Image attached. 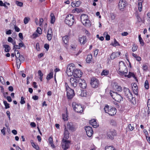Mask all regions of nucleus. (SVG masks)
I'll return each instance as SVG.
<instances>
[{
	"label": "nucleus",
	"mask_w": 150,
	"mask_h": 150,
	"mask_svg": "<svg viewBox=\"0 0 150 150\" xmlns=\"http://www.w3.org/2000/svg\"><path fill=\"white\" fill-rule=\"evenodd\" d=\"M79 84V86L82 88L85 89L86 88L87 85L85 81L84 80L80 79Z\"/></svg>",
	"instance_id": "obj_18"
},
{
	"label": "nucleus",
	"mask_w": 150,
	"mask_h": 150,
	"mask_svg": "<svg viewBox=\"0 0 150 150\" xmlns=\"http://www.w3.org/2000/svg\"><path fill=\"white\" fill-rule=\"evenodd\" d=\"M3 103L5 105V108L6 109L8 108H10L9 104L7 103L6 101L5 100L4 101Z\"/></svg>",
	"instance_id": "obj_43"
},
{
	"label": "nucleus",
	"mask_w": 150,
	"mask_h": 150,
	"mask_svg": "<svg viewBox=\"0 0 150 150\" xmlns=\"http://www.w3.org/2000/svg\"><path fill=\"white\" fill-rule=\"evenodd\" d=\"M96 147L94 145H92L91 146L90 149V150H96Z\"/></svg>",
	"instance_id": "obj_50"
},
{
	"label": "nucleus",
	"mask_w": 150,
	"mask_h": 150,
	"mask_svg": "<svg viewBox=\"0 0 150 150\" xmlns=\"http://www.w3.org/2000/svg\"><path fill=\"white\" fill-rule=\"evenodd\" d=\"M104 110L106 113L111 116L114 115L116 113V109L115 108L109 107L108 105L105 106Z\"/></svg>",
	"instance_id": "obj_3"
},
{
	"label": "nucleus",
	"mask_w": 150,
	"mask_h": 150,
	"mask_svg": "<svg viewBox=\"0 0 150 150\" xmlns=\"http://www.w3.org/2000/svg\"><path fill=\"white\" fill-rule=\"evenodd\" d=\"M30 20V18L29 17H26L25 18L24 20V24H27L28 23Z\"/></svg>",
	"instance_id": "obj_45"
},
{
	"label": "nucleus",
	"mask_w": 150,
	"mask_h": 150,
	"mask_svg": "<svg viewBox=\"0 0 150 150\" xmlns=\"http://www.w3.org/2000/svg\"><path fill=\"white\" fill-rule=\"evenodd\" d=\"M18 45H19L20 48L21 47H25V45L22 42L19 43Z\"/></svg>",
	"instance_id": "obj_58"
},
{
	"label": "nucleus",
	"mask_w": 150,
	"mask_h": 150,
	"mask_svg": "<svg viewBox=\"0 0 150 150\" xmlns=\"http://www.w3.org/2000/svg\"><path fill=\"white\" fill-rule=\"evenodd\" d=\"M14 45L13 46V48H15L16 49H20V48L19 46V45H16V44H15L14 45Z\"/></svg>",
	"instance_id": "obj_62"
},
{
	"label": "nucleus",
	"mask_w": 150,
	"mask_h": 150,
	"mask_svg": "<svg viewBox=\"0 0 150 150\" xmlns=\"http://www.w3.org/2000/svg\"><path fill=\"white\" fill-rule=\"evenodd\" d=\"M112 85L114 90L118 91H122V88L121 87L118 85L116 83H114Z\"/></svg>",
	"instance_id": "obj_19"
},
{
	"label": "nucleus",
	"mask_w": 150,
	"mask_h": 150,
	"mask_svg": "<svg viewBox=\"0 0 150 150\" xmlns=\"http://www.w3.org/2000/svg\"><path fill=\"white\" fill-rule=\"evenodd\" d=\"M16 4L18 6L22 7L23 6V4L22 2L18 1H16Z\"/></svg>",
	"instance_id": "obj_46"
},
{
	"label": "nucleus",
	"mask_w": 150,
	"mask_h": 150,
	"mask_svg": "<svg viewBox=\"0 0 150 150\" xmlns=\"http://www.w3.org/2000/svg\"><path fill=\"white\" fill-rule=\"evenodd\" d=\"M103 35L104 36L106 35V40H110V36L108 34V33L107 32H105L104 33Z\"/></svg>",
	"instance_id": "obj_41"
},
{
	"label": "nucleus",
	"mask_w": 150,
	"mask_h": 150,
	"mask_svg": "<svg viewBox=\"0 0 150 150\" xmlns=\"http://www.w3.org/2000/svg\"><path fill=\"white\" fill-rule=\"evenodd\" d=\"M4 48H5V51L6 52H8L10 49V47L7 45H3Z\"/></svg>",
	"instance_id": "obj_34"
},
{
	"label": "nucleus",
	"mask_w": 150,
	"mask_h": 150,
	"mask_svg": "<svg viewBox=\"0 0 150 150\" xmlns=\"http://www.w3.org/2000/svg\"><path fill=\"white\" fill-rule=\"evenodd\" d=\"M53 72L52 70L49 74H48L46 78L47 80H49L51 79L53 77Z\"/></svg>",
	"instance_id": "obj_37"
},
{
	"label": "nucleus",
	"mask_w": 150,
	"mask_h": 150,
	"mask_svg": "<svg viewBox=\"0 0 150 150\" xmlns=\"http://www.w3.org/2000/svg\"><path fill=\"white\" fill-rule=\"evenodd\" d=\"M43 20L42 18H40L39 20V25L40 26L43 22Z\"/></svg>",
	"instance_id": "obj_56"
},
{
	"label": "nucleus",
	"mask_w": 150,
	"mask_h": 150,
	"mask_svg": "<svg viewBox=\"0 0 150 150\" xmlns=\"http://www.w3.org/2000/svg\"><path fill=\"white\" fill-rule=\"evenodd\" d=\"M144 87L146 89H148L149 88V83L148 80H146L145 82Z\"/></svg>",
	"instance_id": "obj_42"
},
{
	"label": "nucleus",
	"mask_w": 150,
	"mask_h": 150,
	"mask_svg": "<svg viewBox=\"0 0 150 150\" xmlns=\"http://www.w3.org/2000/svg\"><path fill=\"white\" fill-rule=\"evenodd\" d=\"M138 38L140 44L141 45V46H143L144 45V42L142 39L141 37V35H139Z\"/></svg>",
	"instance_id": "obj_32"
},
{
	"label": "nucleus",
	"mask_w": 150,
	"mask_h": 150,
	"mask_svg": "<svg viewBox=\"0 0 150 150\" xmlns=\"http://www.w3.org/2000/svg\"><path fill=\"white\" fill-rule=\"evenodd\" d=\"M93 61L92 56L91 54H88L86 58V61L87 63H89Z\"/></svg>",
	"instance_id": "obj_27"
},
{
	"label": "nucleus",
	"mask_w": 150,
	"mask_h": 150,
	"mask_svg": "<svg viewBox=\"0 0 150 150\" xmlns=\"http://www.w3.org/2000/svg\"><path fill=\"white\" fill-rule=\"evenodd\" d=\"M90 83L92 87L97 88L98 86L99 81L97 79L93 78L91 79Z\"/></svg>",
	"instance_id": "obj_12"
},
{
	"label": "nucleus",
	"mask_w": 150,
	"mask_h": 150,
	"mask_svg": "<svg viewBox=\"0 0 150 150\" xmlns=\"http://www.w3.org/2000/svg\"><path fill=\"white\" fill-rule=\"evenodd\" d=\"M79 41L81 45H84L86 42L87 39L85 36H82L79 38Z\"/></svg>",
	"instance_id": "obj_21"
},
{
	"label": "nucleus",
	"mask_w": 150,
	"mask_h": 150,
	"mask_svg": "<svg viewBox=\"0 0 150 150\" xmlns=\"http://www.w3.org/2000/svg\"><path fill=\"white\" fill-rule=\"evenodd\" d=\"M67 96L68 99H70L73 98L75 95L74 90L71 88H68L67 90Z\"/></svg>",
	"instance_id": "obj_14"
},
{
	"label": "nucleus",
	"mask_w": 150,
	"mask_h": 150,
	"mask_svg": "<svg viewBox=\"0 0 150 150\" xmlns=\"http://www.w3.org/2000/svg\"><path fill=\"white\" fill-rule=\"evenodd\" d=\"M118 71L120 74L122 75H124L125 76H127L128 78H130L131 77H134L135 76L133 73L129 72L128 75H127V67L122 61L119 62Z\"/></svg>",
	"instance_id": "obj_1"
},
{
	"label": "nucleus",
	"mask_w": 150,
	"mask_h": 150,
	"mask_svg": "<svg viewBox=\"0 0 150 150\" xmlns=\"http://www.w3.org/2000/svg\"><path fill=\"white\" fill-rule=\"evenodd\" d=\"M30 142L31 144L32 145L33 147L35 148L36 149L38 150L39 149V147L38 145H36L33 142L32 140H31Z\"/></svg>",
	"instance_id": "obj_35"
},
{
	"label": "nucleus",
	"mask_w": 150,
	"mask_h": 150,
	"mask_svg": "<svg viewBox=\"0 0 150 150\" xmlns=\"http://www.w3.org/2000/svg\"><path fill=\"white\" fill-rule=\"evenodd\" d=\"M49 142L50 144L51 145V146L53 148L55 147V146L53 144V142L52 137H50L49 138Z\"/></svg>",
	"instance_id": "obj_28"
},
{
	"label": "nucleus",
	"mask_w": 150,
	"mask_h": 150,
	"mask_svg": "<svg viewBox=\"0 0 150 150\" xmlns=\"http://www.w3.org/2000/svg\"><path fill=\"white\" fill-rule=\"evenodd\" d=\"M37 83L35 82H33V87L35 88H38V86L36 85Z\"/></svg>",
	"instance_id": "obj_61"
},
{
	"label": "nucleus",
	"mask_w": 150,
	"mask_h": 150,
	"mask_svg": "<svg viewBox=\"0 0 150 150\" xmlns=\"http://www.w3.org/2000/svg\"><path fill=\"white\" fill-rule=\"evenodd\" d=\"M132 89L134 93L136 95H138V88L137 84L135 83L133 84L132 86Z\"/></svg>",
	"instance_id": "obj_24"
},
{
	"label": "nucleus",
	"mask_w": 150,
	"mask_h": 150,
	"mask_svg": "<svg viewBox=\"0 0 150 150\" xmlns=\"http://www.w3.org/2000/svg\"><path fill=\"white\" fill-rule=\"evenodd\" d=\"M86 134L88 137H91L93 134V131L92 128L90 126H86L85 127Z\"/></svg>",
	"instance_id": "obj_15"
},
{
	"label": "nucleus",
	"mask_w": 150,
	"mask_h": 150,
	"mask_svg": "<svg viewBox=\"0 0 150 150\" xmlns=\"http://www.w3.org/2000/svg\"><path fill=\"white\" fill-rule=\"evenodd\" d=\"M36 49L38 51H39L40 50L39 47V44L38 43H37L36 44Z\"/></svg>",
	"instance_id": "obj_60"
},
{
	"label": "nucleus",
	"mask_w": 150,
	"mask_h": 150,
	"mask_svg": "<svg viewBox=\"0 0 150 150\" xmlns=\"http://www.w3.org/2000/svg\"><path fill=\"white\" fill-rule=\"evenodd\" d=\"M138 9L139 12H141L142 11V3L143 1V0H139L138 1Z\"/></svg>",
	"instance_id": "obj_26"
},
{
	"label": "nucleus",
	"mask_w": 150,
	"mask_h": 150,
	"mask_svg": "<svg viewBox=\"0 0 150 150\" xmlns=\"http://www.w3.org/2000/svg\"><path fill=\"white\" fill-rule=\"evenodd\" d=\"M75 69V67L73 64H71L69 65L66 70V73L68 76H71L73 75Z\"/></svg>",
	"instance_id": "obj_5"
},
{
	"label": "nucleus",
	"mask_w": 150,
	"mask_h": 150,
	"mask_svg": "<svg viewBox=\"0 0 150 150\" xmlns=\"http://www.w3.org/2000/svg\"><path fill=\"white\" fill-rule=\"evenodd\" d=\"M15 52H16V54L15 55L16 58V60L17 65L20 64H21V61H23L24 60L23 57L21 55V56L20 53L18 50L15 49Z\"/></svg>",
	"instance_id": "obj_8"
},
{
	"label": "nucleus",
	"mask_w": 150,
	"mask_h": 150,
	"mask_svg": "<svg viewBox=\"0 0 150 150\" xmlns=\"http://www.w3.org/2000/svg\"><path fill=\"white\" fill-rule=\"evenodd\" d=\"M110 94L112 98L116 101L120 102L122 100V97L116 92L110 91Z\"/></svg>",
	"instance_id": "obj_6"
},
{
	"label": "nucleus",
	"mask_w": 150,
	"mask_h": 150,
	"mask_svg": "<svg viewBox=\"0 0 150 150\" xmlns=\"http://www.w3.org/2000/svg\"><path fill=\"white\" fill-rule=\"evenodd\" d=\"M62 119L64 121L67 120L68 119V112L67 110H66V112L65 113L62 114Z\"/></svg>",
	"instance_id": "obj_29"
},
{
	"label": "nucleus",
	"mask_w": 150,
	"mask_h": 150,
	"mask_svg": "<svg viewBox=\"0 0 150 150\" xmlns=\"http://www.w3.org/2000/svg\"><path fill=\"white\" fill-rule=\"evenodd\" d=\"M147 106L148 108L147 112L148 114H149L150 112V99H148L147 100Z\"/></svg>",
	"instance_id": "obj_38"
},
{
	"label": "nucleus",
	"mask_w": 150,
	"mask_h": 150,
	"mask_svg": "<svg viewBox=\"0 0 150 150\" xmlns=\"http://www.w3.org/2000/svg\"><path fill=\"white\" fill-rule=\"evenodd\" d=\"M20 103L21 104H23L25 103V101L24 100V98L22 96L21 98Z\"/></svg>",
	"instance_id": "obj_49"
},
{
	"label": "nucleus",
	"mask_w": 150,
	"mask_h": 150,
	"mask_svg": "<svg viewBox=\"0 0 150 150\" xmlns=\"http://www.w3.org/2000/svg\"><path fill=\"white\" fill-rule=\"evenodd\" d=\"M7 100L9 102H11L12 101V99L11 97L10 96H7L6 97Z\"/></svg>",
	"instance_id": "obj_63"
},
{
	"label": "nucleus",
	"mask_w": 150,
	"mask_h": 150,
	"mask_svg": "<svg viewBox=\"0 0 150 150\" xmlns=\"http://www.w3.org/2000/svg\"><path fill=\"white\" fill-rule=\"evenodd\" d=\"M0 81L3 84H5V82L4 81V79L3 78V77L2 76H0Z\"/></svg>",
	"instance_id": "obj_47"
},
{
	"label": "nucleus",
	"mask_w": 150,
	"mask_h": 150,
	"mask_svg": "<svg viewBox=\"0 0 150 150\" xmlns=\"http://www.w3.org/2000/svg\"><path fill=\"white\" fill-rule=\"evenodd\" d=\"M109 74V71L106 69H105L101 73V75L102 76L104 75L107 76Z\"/></svg>",
	"instance_id": "obj_33"
},
{
	"label": "nucleus",
	"mask_w": 150,
	"mask_h": 150,
	"mask_svg": "<svg viewBox=\"0 0 150 150\" xmlns=\"http://www.w3.org/2000/svg\"><path fill=\"white\" fill-rule=\"evenodd\" d=\"M0 6H4L6 8H8V7L5 4H4V3H3L2 1H0Z\"/></svg>",
	"instance_id": "obj_53"
},
{
	"label": "nucleus",
	"mask_w": 150,
	"mask_h": 150,
	"mask_svg": "<svg viewBox=\"0 0 150 150\" xmlns=\"http://www.w3.org/2000/svg\"><path fill=\"white\" fill-rule=\"evenodd\" d=\"M138 48V47L137 45L135 44H133V47L132 48V50L133 52H134L136 51Z\"/></svg>",
	"instance_id": "obj_40"
},
{
	"label": "nucleus",
	"mask_w": 150,
	"mask_h": 150,
	"mask_svg": "<svg viewBox=\"0 0 150 150\" xmlns=\"http://www.w3.org/2000/svg\"><path fill=\"white\" fill-rule=\"evenodd\" d=\"M53 35L52 30L50 28L48 29L47 35V39L49 41L51 40Z\"/></svg>",
	"instance_id": "obj_20"
},
{
	"label": "nucleus",
	"mask_w": 150,
	"mask_h": 150,
	"mask_svg": "<svg viewBox=\"0 0 150 150\" xmlns=\"http://www.w3.org/2000/svg\"><path fill=\"white\" fill-rule=\"evenodd\" d=\"M30 125L33 127H35L36 126L35 123L34 122H31L30 124Z\"/></svg>",
	"instance_id": "obj_64"
},
{
	"label": "nucleus",
	"mask_w": 150,
	"mask_h": 150,
	"mask_svg": "<svg viewBox=\"0 0 150 150\" xmlns=\"http://www.w3.org/2000/svg\"><path fill=\"white\" fill-rule=\"evenodd\" d=\"M116 131L114 130H112L108 132L107 135L108 138L112 139H114V137L116 136Z\"/></svg>",
	"instance_id": "obj_13"
},
{
	"label": "nucleus",
	"mask_w": 150,
	"mask_h": 150,
	"mask_svg": "<svg viewBox=\"0 0 150 150\" xmlns=\"http://www.w3.org/2000/svg\"><path fill=\"white\" fill-rule=\"evenodd\" d=\"M110 16L112 20H114L115 19V16L114 14L113 13H112L110 14Z\"/></svg>",
	"instance_id": "obj_55"
},
{
	"label": "nucleus",
	"mask_w": 150,
	"mask_h": 150,
	"mask_svg": "<svg viewBox=\"0 0 150 150\" xmlns=\"http://www.w3.org/2000/svg\"><path fill=\"white\" fill-rule=\"evenodd\" d=\"M14 29L16 32H19L20 31V28L16 25L14 26Z\"/></svg>",
	"instance_id": "obj_54"
},
{
	"label": "nucleus",
	"mask_w": 150,
	"mask_h": 150,
	"mask_svg": "<svg viewBox=\"0 0 150 150\" xmlns=\"http://www.w3.org/2000/svg\"><path fill=\"white\" fill-rule=\"evenodd\" d=\"M75 21L74 16L72 14L68 15L64 21L65 24L69 26H72Z\"/></svg>",
	"instance_id": "obj_2"
},
{
	"label": "nucleus",
	"mask_w": 150,
	"mask_h": 150,
	"mask_svg": "<svg viewBox=\"0 0 150 150\" xmlns=\"http://www.w3.org/2000/svg\"><path fill=\"white\" fill-rule=\"evenodd\" d=\"M112 45L114 47H115L117 46H119L120 44L116 41V40L115 39H114V42L113 43H112Z\"/></svg>",
	"instance_id": "obj_44"
},
{
	"label": "nucleus",
	"mask_w": 150,
	"mask_h": 150,
	"mask_svg": "<svg viewBox=\"0 0 150 150\" xmlns=\"http://www.w3.org/2000/svg\"><path fill=\"white\" fill-rule=\"evenodd\" d=\"M37 33H38L39 34H42V30L41 28L40 27H38L36 30Z\"/></svg>",
	"instance_id": "obj_48"
},
{
	"label": "nucleus",
	"mask_w": 150,
	"mask_h": 150,
	"mask_svg": "<svg viewBox=\"0 0 150 150\" xmlns=\"http://www.w3.org/2000/svg\"><path fill=\"white\" fill-rule=\"evenodd\" d=\"M6 128L5 127H4L3 128V129L1 130V132L3 134V135H5V130H6Z\"/></svg>",
	"instance_id": "obj_57"
},
{
	"label": "nucleus",
	"mask_w": 150,
	"mask_h": 150,
	"mask_svg": "<svg viewBox=\"0 0 150 150\" xmlns=\"http://www.w3.org/2000/svg\"><path fill=\"white\" fill-rule=\"evenodd\" d=\"M8 41L9 42L12 43L13 45L16 44V42L13 41V39L11 37H8Z\"/></svg>",
	"instance_id": "obj_39"
},
{
	"label": "nucleus",
	"mask_w": 150,
	"mask_h": 150,
	"mask_svg": "<svg viewBox=\"0 0 150 150\" xmlns=\"http://www.w3.org/2000/svg\"><path fill=\"white\" fill-rule=\"evenodd\" d=\"M126 6V3L125 0H120L118 3V7L120 10H123Z\"/></svg>",
	"instance_id": "obj_16"
},
{
	"label": "nucleus",
	"mask_w": 150,
	"mask_h": 150,
	"mask_svg": "<svg viewBox=\"0 0 150 150\" xmlns=\"http://www.w3.org/2000/svg\"><path fill=\"white\" fill-rule=\"evenodd\" d=\"M121 52H114L112 53L110 56V58L112 59H113L120 55Z\"/></svg>",
	"instance_id": "obj_22"
},
{
	"label": "nucleus",
	"mask_w": 150,
	"mask_h": 150,
	"mask_svg": "<svg viewBox=\"0 0 150 150\" xmlns=\"http://www.w3.org/2000/svg\"><path fill=\"white\" fill-rule=\"evenodd\" d=\"M51 16V23L53 24L55 22V17L54 16V14L52 13L50 15Z\"/></svg>",
	"instance_id": "obj_31"
},
{
	"label": "nucleus",
	"mask_w": 150,
	"mask_h": 150,
	"mask_svg": "<svg viewBox=\"0 0 150 150\" xmlns=\"http://www.w3.org/2000/svg\"><path fill=\"white\" fill-rule=\"evenodd\" d=\"M123 91L126 97L129 100H132L133 98V96L132 93H130L129 89L125 87L123 88Z\"/></svg>",
	"instance_id": "obj_9"
},
{
	"label": "nucleus",
	"mask_w": 150,
	"mask_h": 150,
	"mask_svg": "<svg viewBox=\"0 0 150 150\" xmlns=\"http://www.w3.org/2000/svg\"><path fill=\"white\" fill-rule=\"evenodd\" d=\"M105 150H116L112 146H106L105 148Z\"/></svg>",
	"instance_id": "obj_36"
},
{
	"label": "nucleus",
	"mask_w": 150,
	"mask_h": 150,
	"mask_svg": "<svg viewBox=\"0 0 150 150\" xmlns=\"http://www.w3.org/2000/svg\"><path fill=\"white\" fill-rule=\"evenodd\" d=\"M62 39L63 42L66 45L67 44L68 42V36H65L62 38Z\"/></svg>",
	"instance_id": "obj_30"
},
{
	"label": "nucleus",
	"mask_w": 150,
	"mask_h": 150,
	"mask_svg": "<svg viewBox=\"0 0 150 150\" xmlns=\"http://www.w3.org/2000/svg\"><path fill=\"white\" fill-rule=\"evenodd\" d=\"M79 79H76L71 77L70 79V86L73 88L76 87L78 83H79Z\"/></svg>",
	"instance_id": "obj_10"
},
{
	"label": "nucleus",
	"mask_w": 150,
	"mask_h": 150,
	"mask_svg": "<svg viewBox=\"0 0 150 150\" xmlns=\"http://www.w3.org/2000/svg\"><path fill=\"white\" fill-rule=\"evenodd\" d=\"M70 142L69 140L63 139L62 143V147L64 150H66L68 149L69 147Z\"/></svg>",
	"instance_id": "obj_11"
},
{
	"label": "nucleus",
	"mask_w": 150,
	"mask_h": 150,
	"mask_svg": "<svg viewBox=\"0 0 150 150\" xmlns=\"http://www.w3.org/2000/svg\"><path fill=\"white\" fill-rule=\"evenodd\" d=\"M65 129L64 131V138L66 139H68L69 137V131L67 129L66 125H64Z\"/></svg>",
	"instance_id": "obj_23"
},
{
	"label": "nucleus",
	"mask_w": 150,
	"mask_h": 150,
	"mask_svg": "<svg viewBox=\"0 0 150 150\" xmlns=\"http://www.w3.org/2000/svg\"><path fill=\"white\" fill-rule=\"evenodd\" d=\"M44 47L47 50H48L49 48V45L48 44H45L44 45Z\"/></svg>",
	"instance_id": "obj_59"
},
{
	"label": "nucleus",
	"mask_w": 150,
	"mask_h": 150,
	"mask_svg": "<svg viewBox=\"0 0 150 150\" xmlns=\"http://www.w3.org/2000/svg\"><path fill=\"white\" fill-rule=\"evenodd\" d=\"M128 127L130 130L132 131L134 129V127L133 125H132L131 124H129L128 125Z\"/></svg>",
	"instance_id": "obj_52"
},
{
	"label": "nucleus",
	"mask_w": 150,
	"mask_h": 150,
	"mask_svg": "<svg viewBox=\"0 0 150 150\" xmlns=\"http://www.w3.org/2000/svg\"><path fill=\"white\" fill-rule=\"evenodd\" d=\"M38 36V34L36 32H35L33 33L32 35V37L33 38H36Z\"/></svg>",
	"instance_id": "obj_51"
},
{
	"label": "nucleus",
	"mask_w": 150,
	"mask_h": 150,
	"mask_svg": "<svg viewBox=\"0 0 150 150\" xmlns=\"http://www.w3.org/2000/svg\"><path fill=\"white\" fill-rule=\"evenodd\" d=\"M89 123L94 128H96L98 127V125H97L96 120L95 119H93L90 120Z\"/></svg>",
	"instance_id": "obj_25"
},
{
	"label": "nucleus",
	"mask_w": 150,
	"mask_h": 150,
	"mask_svg": "<svg viewBox=\"0 0 150 150\" xmlns=\"http://www.w3.org/2000/svg\"><path fill=\"white\" fill-rule=\"evenodd\" d=\"M81 21L83 24L86 26H89L90 24V21L88 20L87 15L85 14H82L81 16Z\"/></svg>",
	"instance_id": "obj_7"
},
{
	"label": "nucleus",
	"mask_w": 150,
	"mask_h": 150,
	"mask_svg": "<svg viewBox=\"0 0 150 150\" xmlns=\"http://www.w3.org/2000/svg\"><path fill=\"white\" fill-rule=\"evenodd\" d=\"M73 75L74 78L79 79L81 76L82 72L80 70L75 69Z\"/></svg>",
	"instance_id": "obj_17"
},
{
	"label": "nucleus",
	"mask_w": 150,
	"mask_h": 150,
	"mask_svg": "<svg viewBox=\"0 0 150 150\" xmlns=\"http://www.w3.org/2000/svg\"><path fill=\"white\" fill-rule=\"evenodd\" d=\"M72 107L74 111L76 112L81 113L83 111V108L80 104L73 102L72 103Z\"/></svg>",
	"instance_id": "obj_4"
}]
</instances>
